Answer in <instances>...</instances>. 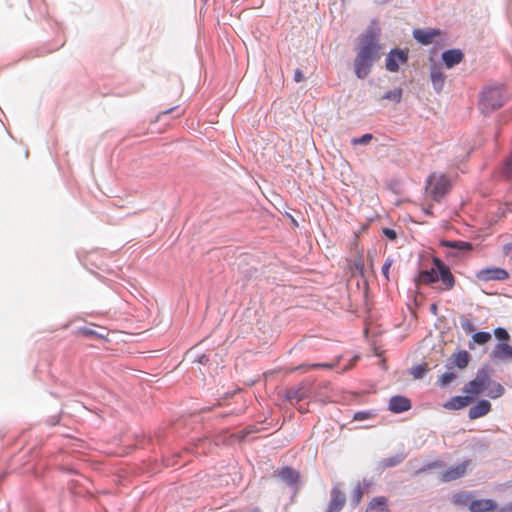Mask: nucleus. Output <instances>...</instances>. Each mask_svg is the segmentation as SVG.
I'll return each instance as SVG.
<instances>
[{
	"label": "nucleus",
	"instance_id": "obj_1",
	"mask_svg": "<svg viewBox=\"0 0 512 512\" xmlns=\"http://www.w3.org/2000/svg\"><path fill=\"white\" fill-rule=\"evenodd\" d=\"M379 32L375 29H368L359 36V44L354 59V72L360 79L366 78L373 66L381 56V45L379 44Z\"/></svg>",
	"mask_w": 512,
	"mask_h": 512
},
{
	"label": "nucleus",
	"instance_id": "obj_2",
	"mask_svg": "<svg viewBox=\"0 0 512 512\" xmlns=\"http://www.w3.org/2000/svg\"><path fill=\"white\" fill-rule=\"evenodd\" d=\"M508 98V93L503 87H489L482 93L480 107L484 113H491L501 108Z\"/></svg>",
	"mask_w": 512,
	"mask_h": 512
},
{
	"label": "nucleus",
	"instance_id": "obj_3",
	"mask_svg": "<svg viewBox=\"0 0 512 512\" xmlns=\"http://www.w3.org/2000/svg\"><path fill=\"white\" fill-rule=\"evenodd\" d=\"M450 188L451 183L443 173H432L426 182V193L436 202H439Z\"/></svg>",
	"mask_w": 512,
	"mask_h": 512
},
{
	"label": "nucleus",
	"instance_id": "obj_4",
	"mask_svg": "<svg viewBox=\"0 0 512 512\" xmlns=\"http://www.w3.org/2000/svg\"><path fill=\"white\" fill-rule=\"evenodd\" d=\"M491 384V378L486 369L478 370L475 378L469 381L463 388V392L468 396L472 397V401L475 397L483 393L489 388Z\"/></svg>",
	"mask_w": 512,
	"mask_h": 512
},
{
	"label": "nucleus",
	"instance_id": "obj_5",
	"mask_svg": "<svg viewBox=\"0 0 512 512\" xmlns=\"http://www.w3.org/2000/svg\"><path fill=\"white\" fill-rule=\"evenodd\" d=\"M409 59L408 50L399 48L392 49L386 57L385 68L389 72H397L401 65L407 63Z\"/></svg>",
	"mask_w": 512,
	"mask_h": 512
},
{
	"label": "nucleus",
	"instance_id": "obj_6",
	"mask_svg": "<svg viewBox=\"0 0 512 512\" xmlns=\"http://www.w3.org/2000/svg\"><path fill=\"white\" fill-rule=\"evenodd\" d=\"M471 467V460H465L460 464L451 466L447 470L443 471L439 475L441 482H451L462 478L466 475L467 471Z\"/></svg>",
	"mask_w": 512,
	"mask_h": 512
},
{
	"label": "nucleus",
	"instance_id": "obj_7",
	"mask_svg": "<svg viewBox=\"0 0 512 512\" xmlns=\"http://www.w3.org/2000/svg\"><path fill=\"white\" fill-rule=\"evenodd\" d=\"M476 278L479 281L488 282V281H505L509 278V273L507 270L499 267H488L479 270L476 273Z\"/></svg>",
	"mask_w": 512,
	"mask_h": 512
},
{
	"label": "nucleus",
	"instance_id": "obj_8",
	"mask_svg": "<svg viewBox=\"0 0 512 512\" xmlns=\"http://www.w3.org/2000/svg\"><path fill=\"white\" fill-rule=\"evenodd\" d=\"M433 262L435 268L438 270V275L444 285V289L451 290L455 285V278L451 273L450 268L439 258H434Z\"/></svg>",
	"mask_w": 512,
	"mask_h": 512
},
{
	"label": "nucleus",
	"instance_id": "obj_9",
	"mask_svg": "<svg viewBox=\"0 0 512 512\" xmlns=\"http://www.w3.org/2000/svg\"><path fill=\"white\" fill-rule=\"evenodd\" d=\"M440 29H415L413 37L422 45H429L436 41V38L442 35Z\"/></svg>",
	"mask_w": 512,
	"mask_h": 512
},
{
	"label": "nucleus",
	"instance_id": "obj_10",
	"mask_svg": "<svg viewBox=\"0 0 512 512\" xmlns=\"http://www.w3.org/2000/svg\"><path fill=\"white\" fill-rule=\"evenodd\" d=\"M346 502L345 494L337 487L331 491V499L326 512H340Z\"/></svg>",
	"mask_w": 512,
	"mask_h": 512
},
{
	"label": "nucleus",
	"instance_id": "obj_11",
	"mask_svg": "<svg viewBox=\"0 0 512 512\" xmlns=\"http://www.w3.org/2000/svg\"><path fill=\"white\" fill-rule=\"evenodd\" d=\"M411 408V401L401 395L393 396L389 400V410L393 413H402Z\"/></svg>",
	"mask_w": 512,
	"mask_h": 512
},
{
	"label": "nucleus",
	"instance_id": "obj_12",
	"mask_svg": "<svg viewBox=\"0 0 512 512\" xmlns=\"http://www.w3.org/2000/svg\"><path fill=\"white\" fill-rule=\"evenodd\" d=\"M491 411V403L488 400H480L469 409L468 416L475 420L487 415Z\"/></svg>",
	"mask_w": 512,
	"mask_h": 512
},
{
	"label": "nucleus",
	"instance_id": "obj_13",
	"mask_svg": "<svg viewBox=\"0 0 512 512\" xmlns=\"http://www.w3.org/2000/svg\"><path fill=\"white\" fill-rule=\"evenodd\" d=\"M497 504L491 499L471 500L469 510L471 512H492L496 510Z\"/></svg>",
	"mask_w": 512,
	"mask_h": 512
},
{
	"label": "nucleus",
	"instance_id": "obj_14",
	"mask_svg": "<svg viewBox=\"0 0 512 512\" xmlns=\"http://www.w3.org/2000/svg\"><path fill=\"white\" fill-rule=\"evenodd\" d=\"M472 402V397L468 396H454L447 401L443 406L448 410H460L468 406Z\"/></svg>",
	"mask_w": 512,
	"mask_h": 512
},
{
	"label": "nucleus",
	"instance_id": "obj_15",
	"mask_svg": "<svg viewBox=\"0 0 512 512\" xmlns=\"http://www.w3.org/2000/svg\"><path fill=\"white\" fill-rule=\"evenodd\" d=\"M463 53L459 49H451L443 52L442 59L447 68H452L463 60Z\"/></svg>",
	"mask_w": 512,
	"mask_h": 512
},
{
	"label": "nucleus",
	"instance_id": "obj_16",
	"mask_svg": "<svg viewBox=\"0 0 512 512\" xmlns=\"http://www.w3.org/2000/svg\"><path fill=\"white\" fill-rule=\"evenodd\" d=\"M275 476L279 477L285 483L292 485L295 484L299 479L297 471L290 467H282L275 471Z\"/></svg>",
	"mask_w": 512,
	"mask_h": 512
},
{
	"label": "nucleus",
	"instance_id": "obj_17",
	"mask_svg": "<svg viewBox=\"0 0 512 512\" xmlns=\"http://www.w3.org/2000/svg\"><path fill=\"white\" fill-rule=\"evenodd\" d=\"M493 357L496 359H512V346L506 342L498 343L493 350Z\"/></svg>",
	"mask_w": 512,
	"mask_h": 512
},
{
	"label": "nucleus",
	"instance_id": "obj_18",
	"mask_svg": "<svg viewBox=\"0 0 512 512\" xmlns=\"http://www.w3.org/2000/svg\"><path fill=\"white\" fill-rule=\"evenodd\" d=\"M439 280L438 270L437 268L421 271L417 278L418 284H431L435 283Z\"/></svg>",
	"mask_w": 512,
	"mask_h": 512
},
{
	"label": "nucleus",
	"instance_id": "obj_19",
	"mask_svg": "<svg viewBox=\"0 0 512 512\" xmlns=\"http://www.w3.org/2000/svg\"><path fill=\"white\" fill-rule=\"evenodd\" d=\"M431 81L437 91H441L445 82V75L437 66H433L430 73Z\"/></svg>",
	"mask_w": 512,
	"mask_h": 512
},
{
	"label": "nucleus",
	"instance_id": "obj_20",
	"mask_svg": "<svg viewBox=\"0 0 512 512\" xmlns=\"http://www.w3.org/2000/svg\"><path fill=\"white\" fill-rule=\"evenodd\" d=\"M453 364L459 369H464L468 366L470 355L466 350H461L451 356Z\"/></svg>",
	"mask_w": 512,
	"mask_h": 512
},
{
	"label": "nucleus",
	"instance_id": "obj_21",
	"mask_svg": "<svg viewBox=\"0 0 512 512\" xmlns=\"http://www.w3.org/2000/svg\"><path fill=\"white\" fill-rule=\"evenodd\" d=\"M441 246L448 247L452 249H456L461 252H468L473 249V246L470 242L466 241H450V240H443L441 241Z\"/></svg>",
	"mask_w": 512,
	"mask_h": 512
},
{
	"label": "nucleus",
	"instance_id": "obj_22",
	"mask_svg": "<svg viewBox=\"0 0 512 512\" xmlns=\"http://www.w3.org/2000/svg\"><path fill=\"white\" fill-rule=\"evenodd\" d=\"M369 509L377 510L379 512H390L387 507V498L384 496L373 498L369 503Z\"/></svg>",
	"mask_w": 512,
	"mask_h": 512
},
{
	"label": "nucleus",
	"instance_id": "obj_23",
	"mask_svg": "<svg viewBox=\"0 0 512 512\" xmlns=\"http://www.w3.org/2000/svg\"><path fill=\"white\" fill-rule=\"evenodd\" d=\"M402 94H403V90L401 88H397V89L386 92L382 96V99L389 100L394 103H400L402 100Z\"/></svg>",
	"mask_w": 512,
	"mask_h": 512
},
{
	"label": "nucleus",
	"instance_id": "obj_24",
	"mask_svg": "<svg viewBox=\"0 0 512 512\" xmlns=\"http://www.w3.org/2000/svg\"><path fill=\"white\" fill-rule=\"evenodd\" d=\"M452 502L455 505H468L471 502V495L467 492H459L454 494L452 497Z\"/></svg>",
	"mask_w": 512,
	"mask_h": 512
},
{
	"label": "nucleus",
	"instance_id": "obj_25",
	"mask_svg": "<svg viewBox=\"0 0 512 512\" xmlns=\"http://www.w3.org/2000/svg\"><path fill=\"white\" fill-rule=\"evenodd\" d=\"M473 340L479 345H484L491 340V334L489 332H476L473 335Z\"/></svg>",
	"mask_w": 512,
	"mask_h": 512
},
{
	"label": "nucleus",
	"instance_id": "obj_26",
	"mask_svg": "<svg viewBox=\"0 0 512 512\" xmlns=\"http://www.w3.org/2000/svg\"><path fill=\"white\" fill-rule=\"evenodd\" d=\"M427 371H428L427 364H420V365L414 366L411 369V374L413 375V377L415 379H420L425 375V373Z\"/></svg>",
	"mask_w": 512,
	"mask_h": 512
},
{
	"label": "nucleus",
	"instance_id": "obj_27",
	"mask_svg": "<svg viewBox=\"0 0 512 512\" xmlns=\"http://www.w3.org/2000/svg\"><path fill=\"white\" fill-rule=\"evenodd\" d=\"M363 489L360 484H357L355 488L353 489L352 495H351V501L354 503V505H358L362 498H363Z\"/></svg>",
	"mask_w": 512,
	"mask_h": 512
},
{
	"label": "nucleus",
	"instance_id": "obj_28",
	"mask_svg": "<svg viewBox=\"0 0 512 512\" xmlns=\"http://www.w3.org/2000/svg\"><path fill=\"white\" fill-rule=\"evenodd\" d=\"M456 379V374L450 371L445 372L439 377V384L441 386H447Z\"/></svg>",
	"mask_w": 512,
	"mask_h": 512
},
{
	"label": "nucleus",
	"instance_id": "obj_29",
	"mask_svg": "<svg viewBox=\"0 0 512 512\" xmlns=\"http://www.w3.org/2000/svg\"><path fill=\"white\" fill-rule=\"evenodd\" d=\"M305 397H306V390L304 388H299L295 391H290L288 394V398L290 400L300 401Z\"/></svg>",
	"mask_w": 512,
	"mask_h": 512
},
{
	"label": "nucleus",
	"instance_id": "obj_30",
	"mask_svg": "<svg viewBox=\"0 0 512 512\" xmlns=\"http://www.w3.org/2000/svg\"><path fill=\"white\" fill-rule=\"evenodd\" d=\"M373 136L370 133L364 134L359 138H353L351 140L352 145H366L372 140Z\"/></svg>",
	"mask_w": 512,
	"mask_h": 512
},
{
	"label": "nucleus",
	"instance_id": "obj_31",
	"mask_svg": "<svg viewBox=\"0 0 512 512\" xmlns=\"http://www.w3.org/2000/svg\"><path fill=\"white\" fill-rule=\"evenodd\" d=\"M403 461V456L397 455L394 457H389L383 460L384 467H393L400 464Z\"/></svg>",
	"mask_w": 512,
	"mask_h": 512
},
{
	"label": "nucleus",
	"instance_id": "obj_32",
	"mask_svg": "<svg viewBox=\"0 0 512 512\" xmlns=\"http://www.w3.org/2000/svg\"><path fill=\"white\" fill-rule=\"evenodd\" d=\"M504 393V388L500 384H495L493 388L489 389L487 395L491 398H498Z\"/></svg>",
	"mask_w": 512,
	"mask_h": 512
},
{
	"label": "nucleus",
	"instance_id": "obj_33",
	"mask_svg": "<svg viewBox=\"0 0 512 512\" xmlns=\"http://www.w3.org/2000/svg\"><path fill=\"white\" fill-rule=\"evenodd\" d=\"M375 415L372 411H359L354 414L353 419L356 421H363L373 418Z\"/></svg>",
	"mask_w": 512,
	"mask_h": 512
},
{
	"label": "nucleus",
	"instance_id": "obj_34",
	"mask_svg": "<svg viewBox=\"0 0 512 512\" xmlns=\"http://www.w3.org/2000/svg\"><path fill=\"white\" fill-rule=\"evenodd\" d=\"M461 327L467 334L475 331L474 324L467 318L461 319Z\"/></svg>",
	"mask_w": 512,
	"mask_h": 512
},
{
	"label": "nucleus",
	"instance_id": "obj_35",
	"mask_svg": "<svg viewBox=\"0 0 512 512\" xmlns=\"http://www.w3.org/2000/svg\"><path fill=\"white\" fill-rule=\"evenodd\" d=\"M494 334L499 340L507 341L509 339V334L504 328L495 329Z\"/></svg>",
	"mask_w": 512,
	"mask_h": 512
},
{
	"label": "nucleus",
	"instance_id": "obj_36",
	"mask_svg": "<svg viewBox=\"0 0 512 512\" xmlns=\"http://www.w3.org/2000/svg\"><path fill=\"white\" fill-rule=\"evenodd\" d=\"M393 264V260L391 258H387L382 266V273L386 280H389V270Z\"/></svg>",
	"mask_w": 512,
	"mask_h": 512
},
{
	"label": "nucleus",
	"instance_id": "obj_37",
	"mask_svg": "<svg viewBox=\"0 0 512 512\" xmlns=\"http://www.w3.org/2000/svg\"><path fill=\"white\" fill-rule=\"evenodd\" d=\"M504 173L507 178H512V152L510 157L507 159L504 167Z\"/></svg>",
	"mask_w": 512,
	"mask_h": 512
},
{
	"label": "nucleus",
	"instance_id": "obj_38",
	"mask_svg": "<svg viewBox=\"0 0 512 512\" xmlns=\"http://www.w3.org/2000/svg\"><path fill=\"white\" fill-rule=\"evenodd\" d=\"M383 234L390 240H395L397 238V234H396L395 230L390 229V228H384Z\"/></svg>",
	"mask_w": 512,
	"mask_h": 512
},
{
	"label": "nucleus",
	"instance_id": "obj_39",
	"mask_svg": "<svg viewBox=\"0 0 512 512\" xmlns=\"http://www.w3.org/2000/svg\"><path fill=\"white\" fill-rule=\"evenodd\" d=\"M503 253L506 256L510 257V260L512 261V242L507 243L503 246Z\"/></svg>",
	"mask_w": 512,
	"mask_h": 512
},
{
	"label": "nucleus",
	"instance_id": "obj_40",
	"mask_svg": "<svg viewBox=\"0 0 512 512\" xmlns=\"http://www.w3.org/2000/svg\"><path fill=\"white\" fill-rule=\"evenodd\" d=\"M332 368L333 365L332 364H320V363H316V364H311V365H308L307 366V369H315V368Z\"/></svg>",
	"mask_w": 512,
	"mask_h": 512
},
{
	"label": "nucleus",
	"instance_id": "obj_41",
	"mask_svg": "<svg viewBox=\"0 0 512 512\" xmlns=\"http://www.w3.org/2000/svg\"><path fill=\"white\" fill-rule=\"evenodd\" d=\"M294 80L296 82H301L304 80V76H303V73L300 69H296L295 70V73H294Z\"/></svg>",
	"mask_w": 512,
	"mask_h": 512
},
{
	"label": "nucleus",
	"instance_id": "obj_42",
	"mask_svg": "<svg viewBox=\"0 0 512 512\" xmlns=\"http://www.w3.org/2000/svg\"><path fill=\"white\" fill-rule=\"evenodd\" d=\"M443 466H444L443 462L435 461V462L429 463L427 465V469H434V468H439V467H443Z\"/></svg>",
	"mask_w": 512,
	"mask_h": 512
},
{
	"label": "nucleus",
	"instance_id": "obj_43",
	"mask_svg": "<svg viewBox=\"0 0 512 512\" xmlns=\"http://www.w3.org/2000/svg\"><path fill=\"white\" fill-rule=\"evenodd\" d=\"M500 512H512V503H509L505 507H503Z\"/></svg>",
	"mask_w": 512,
	"mask_h": 512
},
{
	"label": "nucleus",
	"instance_id": "obj_44",
	"mask_svg": "<svg viewBox=\"0 0 512 512\" xmlns=\"http://www.w3.org/2000/svg\"><path fill=\"white\" fill-rule=\"evenodd\" d=\"M85 334H87V335H94V334H95V332H94V331H92V330H86V331H85Z\"/></svg>",
	"mask_w": 512,
	"mask_h": 512
},
{
	"label": "nucleus",
	"instance_id": "obj_45",
	"mask_svg": "<svg viewBox=\"0 0 512 512\" xmlns=\"http://www.w3.org/2000/svg\"><path fill=\"white\" fill-rule=\"evenodd\" d=\"M424 211H425V213H426V214H428V215H432V212H431V209H430V208H429V209H425Z\"/></svg>",
	"mask_w": 512,
	"mask_h": 512
},
{
	"label": "nucleus",
	"instance_id": "obj_46",
	"mask_svg": "<svg viewBox=\"0 0 512 512\" xmlns=\"http://www.w3.org/2000/svg\"><path fill=\"white\" fill-rule=\"evenodd\" d=\"M431 309H432L433 311H436V310H437L436 305H435V304H433V305L431 306Z\"/></svg>",
	"mask_w": 512,
	"mask_h": 512
},
{
	"label": "nucleus",
	"instance_id": "obj_47",
	"mask_svg": "<svg viewBox=\"0 0 512 512\" xmlns=\"http://www.w3.org/2000/svg\"><path fill=\"white\" fill-rule=\"evenodd\" d=\"M173 109H170V110H167V111H164L163 114H168L172 111Z\"/></svg>",
	"mask_w": 512,
	"mask_h": 512
}]
</instances>
